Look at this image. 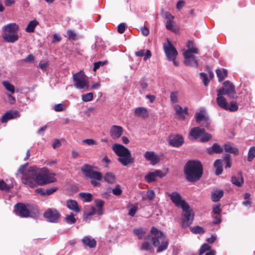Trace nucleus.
I'll list each match as a JSON object with an SVG mask.
<instances>
[{"label": "nucleus", "instance_id": "obj_1", "mask_svg": "<svg viewBox=\"0 0 255 255\" xmlns=\"http://www.w3.org/2000/svg\"><path fill=\"white\" fill-rule=\"evenodd\" d=\"M27 164V163L24 164L18 169V172L23 174L22 180L24 184L33 187L35 183L42 186L57 181L54 177L55 174L50 173L46 168L37 169L35 166H31L29 168L27 173L24 174V168Z\"/></svg>", "mask_w": 255, "mask_h": 255}, {"label": "nucleus", "instance_id": "obj_2", "mask_svg": "<svg viewBox=\"0 0 255 255\" xmlns=\"http://www.w3.org/2000/svg\"><path fill=\"white\" fill-rule=\"evenodd\" d=\"M145 241L142 243L140 250L151 251V244L154 247H158L157 253H160L167 249L169 241L166 236L157 228L152 227L150 234L144 238Z\"/></svg>", "mask_w": 255, "mask_h": 255}, {"label": "nucleus", "instance_id": "obj_3", "mask_svg": "<svg viewBox=\"0 0 255 255\" xmlns=\"http://www.w3.org/2000/svg\"><path fill=\"white\" fill-rule=\"evenodd\" d=\"M184 172L188 181H197L203 174L202 165L200 161L190 160L185 164Z\"/></svg>", "mask_w": 255, "mask_h": 255}, {"label": "nucleus", "instance_id": "obj_4", "mask_svg": "<svg viewBox=\"0 0 255 255\" xmlns=\"http://www.w3.org/2000/svg\"><path fill=\"white\" fill-rule=\"evenodd\" d=\"M112 149L119 156L118 161L123 166H126L134 162V159L132 156L130 151L124 145L115 143L112 146Z\"/></svg>", "mask_w": 255, "mask_h": 255}, {"label": "nucleus", "instance_id": "obj_5", "mask_svg": "<svg viewBox=\"0 0 255 255\" xmlns=\"http://www.w3.org/2000/svg\"><path fill=\"white\" fill-rule=\"evenodd\" d=\"M18 25L15 23H11L4 25L2 28V37L7 42L14 43L18 39L17 32Z\"/></svg>", "mask_w": 255, "mask_h": 255}, {"label": "nucleus", "instance_id": "obj_6", "mask_svg": "<svg viewBox=\"0 0 255 255\" xmlns=\"http://www.w3.org/2000/svg\"><path fill=\"white\" fill-rule=\"evenodd\" d=\"M73 79L74 82L75 87L82 91H86L89 90V84L86 79V76L82 71L73 74Z\"/></svg>", "mask_w": 255, "mask_h": 255}, {"label": "nucleus", "instance_id": "obj_7", "mask_svg": "<svg viewBox=\"0 0 255 255\" xmlns=\"http://www.w3.org/2000/svg\"><path fill=\"white\" fill-rule=\"evenodd\" d=\"M96 168L86 163L81 167V170L86 178H90L91 180L96 179L97 181H101L103 178L102 174L94 170V169Z\"/></svg>", "mask_w": 255, "mask_h": 255}, {"label": "nucleus", "instance_id": "obj_8", "mask_svg": "<svg viewBox=\"0 0 255 255\" xmlns=\"http://www.w3.org/2000/svg\"><path fill=\"white\" fill-rule=\"evenodd\" d=\"M182 227H187L192 224L194 219V212L190 208L188 204H183L182 206Z\"/></svg>", "mask_w": 255, "mask_h": 255}, {"label": "nucleus", "instance_id": "obj_9", "mask_svg": "<svg viewBox=\"0 0 255 255\" xmlns=\"http://www.w3.org/2000/svg\"><path fill=\"white\" fill-rule=\"evenodd\" d=\"M217 92L223 93V95H227L231 99L236 98L235 88L232 83L230 81H226L223 83V87L217 90Z\"/></svg>", "mask_w": 255, "mask_h": 255}, {"label": "nucleus", "instance_id": "obj_10", "mask_svg": "<svg viewBox=\"0 0 255 255\" xmlns=\"http://www.w3.org/2000/svg\"><path fill=\"white\" fill-rule=\"evenodd\" d=\"M60 216L59 212L54 208L48 209L43 214V216L47 221L51 223L58 222Z\"/></svg>", "mask_w": 255, "mask_h": 255}, {"label": "nucleus", "instance_id": "obj_11", "mask_svg": "<svg viewBox=\"0 0 255 255\" xmlns=\"http://www.w3.org/2000/svg\"><path fill=\"white\" fill-rule=\"evenodd\" d=\"M163 48L168 60L175 59L178 54L177 51L168 39L167 43L163 44Z\"/></svg>", "mask_w": 255, "mask_h": 255}, {"label": "nucleus", "instance_id": "obj_12", "mask_svg": "<svg viewBox=\"0 0 255 255\" xmlns=\"http://www.w3.org/2000/svg\"><path fill=\"white\" fill-rule=\"evenodd\" d=\"M14 211L17 215L22 218H27L30 216L29 210L23 203L16 204L14 206Z\"/></svg>", "mask_w": 255, "mask_h": 255}, {"label": "nucleus", "instance_id": "obj_13", "mask_svg": "<svg viewBox=\"0 0 255 255\" xmlns=\"http://www.w3.org/2000/svg\"><path fill=\"white\" fill-rule=\"evenodd\" d=\"M166 194L170 197L171 200L176 207H180L182 208L184 203L188 204L185 200L182 199L181 195L177 192L171 193H166Z\"/></svg>", "mask_w": 255, "mask_h": 255}, {"label": "nucleus", "instance_id": "obj_14", "mask_svg": "<svg viewBox=\"0 0 255 255\" xmlns=\"http://www.w3.org/2000/svg\"><path fill=\"white\" fill-rule=\"evenodd\" d=\"M184 142L183 137L179 134L170 135L169 137V144L173 147H180Z\"/></svg>", "mask_w": 255, "mask_h": 255}, {"label": "nucleus", "instance_id": "obj_15", "mask_svg": "<svg viewBox=\"0 0 255 255\" xmlns=\"http://www.w3.org/2000/svg\"><path fill=\"white\" fill-rule=\"evenodd\" d=\"M164 176V174L161 171L156 170L154 171L149 172L145 176L144 178L147 182L151 183L156 181L157 177L162 178Z\"/></svg>", "mask_w": 255, "mask_h": 255}, {"label": "nucleus", "instance_id": "obj_16", "mask_svg": "<svg viewBox=\"0 0 255 255\" xmlns=\"http://www.w3.org/2000/svg\"><path fill=\"white\" fill-rule=\"evenodd\" d=\"M123 131L122 127L119 126H113L110 130V134L113 139L119 138Z\"/></svg>", "mask_w": 255, "mask_h": 255}, {"label": "nucleus", "instance_id": "obj_17", "mask_svg": "<svg viewBox=\"0 0 255 255\" xmlns=\"http://www.w3.org/2000/svg\"><path fill=\"white\" fill-rule=\"evenodd\" d=\"M205 131L204 128H200L199 127H195L190 130L189 135L192 137L194 139L196 140L199 137H201L203 132Z\"/></svg>", "mask_w": 255, "mask_h": 255}, {"label": "nucleus", "instance_id": "obj_18", "mask_svg": "<svg viewBox=\"0 0 255 255\" xmlns=\"http://www.w3.org/2000/svg\"><path fill=\"white\" fill-rule=\"evenodd\" d=\"M144 158L150 161V164L155 165L159 162L158 156L152 151H146L144 154Z\"/></svg>", "mask_w": 255, "mask_h": 255}, {"label": "nucleus", "instance_id": "obj_19", "mask_svg": "<svg viewBox=\"0 0 255 255\" xmlns=\"http://www.w3.org/2000/svg\"><path fill=\"white\" fill-rule=\"evenodd\" d=\"M223 93L217 92V98L216 99L218 105L222 109L225 110L228 106L226 99L223 97Z\"/></svg>", "mask_w": 255, "mask_h": 255}, {"label": "nucleus", "instance_id": "obj_20", "mask_svg": "<svg viewBox=\"0 0 255 255\" xmlns=\"http://www.w3.org/2000/svg\"><path fill=\"white\" fill-rule=\"evenodd\" d=\"M174 110L176 112V114L178 116L179 118L184 120L185 118L184 114H187L188 113V109L185 108L184 109H183L179 105H176L174 106Z\"/></svg>", "mask_w": 255, "mask_h": 255}, {"label": "nucleus", "instance_id": "obj_21", "mask_svg": "<svg viewBox=\"0 0 255 255\" xmlns=\"http://www.w3.org/2000/svg\"><path fill=\"white\" fill-rule=\"evenodd\" d=\"M232 183L238 187H241L244 183L243 175L241 172L239 173L237 176H233L231 179Z\"/></svg>", "mask_w": 255, "mask_h": 255}, {"label": "nucleus", "instance_id": "obj_22", "mask_svg": "<svg viewBox=\"0 0 255 255\" xmlns=\"http://www.w3.org/2000/svg\"><path fill=\"white\" fill-rule=\"evenodd\" d=\"M82 243L84 245L90 248H95L97 245V242L96 240L89 236L85 237L82 239Z\"/></svg>", "mask_w": 255, "mask_h": 255}, {"label": "nucleus", "instance_id": "obj_23", "mask_svg": "<svg viewBox=\"0 0 255 255\" xmlns=\"http://www.w3.org/2000/svg\"><path fill=\"white\" fill-rule=\"evenodd\" d=\"M223 151V148L217 143H214L211 147L207 149V153L209 154L213 153H220Z\"/></svg>", "mask_w": 255, "mask_h": 255}, {"label": "nucleus", "instance_id": "obj_24", "mask_svg": "<svg viewBox=\"0 0 255 255\" xmlns=\"http://www.w3.org/2000/svg\"><path fill=\"white\" fill-rule=\"evenodd\" d=\"M135 116L142 118H146L148 117V114L147 110L143 107L137 108L134 110Z\"/></svg>", "mask_w": 255, "mask_h": 255}, {"label": "nucleus", "instance_id": "obj_25", "mask_svg": "<svg viewBox=\"0 0 255 255\" xmlns=\"http://www.w3.org/2000/svg\"><path fill=\"white\" fill-rule=\"evenodd\" d=\"M67 207L69 209L73 211L78 213L80 211V209L78 206L77 202L73 200H69L67 201Z\"/></svg>", "mask_w": 255, "mask_h": 255}, {"label": "nucleus", "instance_id": "obj_26", "mask_svg": "<svg viewBox=\"0 0 255 255\" xmlns=\"http://www.w3.org/2000/svg\"><path fill=\"white\" fill-rule=\"evenodd\" d=\"M146 231L147 229L145 228L140 227L133 229V233L134 235L137 237L138 239L141 240L143 239L144 236L146 233Z\"/></svg>", "mask_w": 255, "mask_h": 255}, {"label": "nucleus", "instance_id": "obj_27", "mask_svg": "<svg viewBox=\"0 0 255 255\" xmlns=\"http://www.w3.org/2000/svg\"><path fill=\"white\" fill-rule=\"evenodd\" d=\"M224 149L226 152L233 153L235 155H238L239 153L238 149L232 146V145L229 143L225 144Z\"/></svg>", "mask_w": 255, "mask_h": 255}, {"label": "nucleus", "instance_id": "obj_28", "mask_svg": "<svg viewBox=\"0 0 255 255\" xmlns=\"http://www.w3.org/2000/svg\"><path fill=\"white\" fill-rule=\"evenodd\" d=\"M97 212V211L96 209L94 207H92L89 211H85L84 212V215H83L84 220L86 222L89 223L90 217L94 215Z\"/></svg>", "mask_w": 255, "mask_h": 255}, {"label": "nucleus", "instance_id": "obj_29", "mask_svg": "<svg viewBox=\"0 0 255 255\" xmlns=\"http://www.w3.org/2000/svg\"><path fill=\"white\" fill-rule=\"evenodd\" d=\"M224 192L222 190H216L212 193V200L214 202H217L223 196Z\"/></svg>", "mask_w": 255, "mask_h": 255}, {"label": "nucleus", "instance_id": "obj_30", "mask_svg": "<svg viewBox=\"0 0 255 255\" xmlns=\"http://www.w3.org/2000/svg\"><path fill=\"white\" fill-rule=\"evenodd\" d=\"M216 72L219 82L223 81L228 75L227 70L225 69H223L222 71L219 69H217L216 70Z\"/></svg>", "mask_w": 255, "mask_h": 255}, {"label": "nucleus", "instance_id": "obj_31", "mask_svg": "<svg viewBox=\"0 0 255 255\" xmlns=\"http://www.w3.org/2000/svg\"><path fill=\"white\" fill-rule=\"evenodd\" d=\"M106 182L109 184H114L116 182L115 175L112 172H107L104 176Z\"/></svg>", "mask_w": 255, "mask_h": 255}, {"label": "nucleus", "instance_id": "obj_32", "mask_svg": "<svg viewBox=\"0 0 255 255\" xmlns=\"http://www.w3.org/2000/svg\"><path fill=\"white\" fill-rule=\"evenodd\" d=\"M216 168L215 173L217 175L221 174L223 171L222 162L221 159H217L214 163Z\"/></svg>", "mask_w": 255, "mask_h": 255}, {"label": "nucleus", "instance_id": "obj_33", "mask_svg": "<svg viewBox=\"0 0 255 255\" xmlns=\"http://www.w3.org/2000/svg\"><path fill=\"white\" fill-rule=\"evenodd\" d=\"M95 205L98 208L97 213L99 215H102L103 214V206L104 204V202L101 199L96 200L95 201Z\"/></svg>", "mask_w": 255, "mask_h": 255}, {"label": "nucleus", "instance_id": "obj_34", "mask_svg": "<svg viewBox=\"0 0 255 255\" xmlns=\"http://www.w3.org/2000/svg\"><path fill=\"white\" fill-rule=\"evenodd\" d=\"M184 64L187 66L194 67H197L198 66V63L195 59V57L189 59L184 60Z\"/></svg>", "mask_w": 255, "mask_h": 255}, {"label": "nucleus", "instance_id": "obj_35", "mask_svg": "<svg viewBox=\"0 0 255 255\" xmlns=\"http://www.w3.org/2000/svg\"><path fill=\"white\" fill-rule=\"evenodd\" d=\"M79 195L84 202H91L93 200V195L89 193L82 192Z\"/></svg>", "mask_w": 255, "mask_h": 255}, {"label": "nucleus", "instance_id": "obj_36", "mask_svg": "<svg viewBox=\"0 0 255 255\" xmlns=\"http://www.w3.org/2000/svg\"><path fill=\"white\" fill-rule=\"evenodd\" d=\"M38 24V21L35 20L31 21L28 24L25 28V31L27 32H32L34 31L35 26Z\"/></svg>", "mask_w": 255, "mask_h": 255}, {"label": "nucleus", "instance_id": "obj_37", "mask_svg": "<svg viewBox=\"0 0 255 255\" xmlns=\"http://www.w3.org/2000/svg\"><path fill=\"white\" fill-rule=\"evenodd\" d=\"M65 222L68 224H74L76 222V219L74 217L73 213H70L69 215H67L65 217Z\"/></svg>", "mask_w": 255, "mask_h": 255}, {"label": "nucleus", "instance_id": "obj_38", "mask_svg": "<svg viewBox=\"0 0 255 255\" xmlns=\"http://www.w3.org/2000/svg\"><path fill=\"white\" fill-rule=\"evenodd\" d=\"M14 113L12 112H9L6 113L5 114L3 115L1 118V122L2 123H6L8 120L12 119L14 118Z\"/></svg>", "mask_w": 255, "mask_h": 255}, {"label": "nucleus", "instance_id": "obj_39", "mask_svg": "<svg viewBox=\"0 0 255 255\" xmlns=\"http://www.w3.org/2000/svg\"><path fill=\"white\" fill-rule=\"evenodd\" d=\"M212 138V135L209 133L206 132L205 131L203 132L200 138V141L202 142H206L210 140Z\"/></svg>", "mask_w": 255, "mask_h": 255}, {"label": "nucleus", "instance_id": "obj_40", "mask_svg": "<svg viewBox=\"0 0 255 255\" xmlns=\"http://www.w3.org/2000/svg\"><path fill=\"white\" fill-rule=\"evenodd\" d=\"M196 122L200 124V122L202 121H205V122L207 123V124H208L209 123H208V118L206 117L204 115L201 113H199L198 114H197L196 116Z\"/></svg>", "mask_w": 255, "mask_h": 255}, {"label": "nucleus", "instance_id": "obj_41", "mask_svg": "<svg viewBox=\"0 0 255 255\" xmlns=\"http://www.w3.org/2000/svg\"><path fill=\"white\" fill-rule=\"evenodd\" d=\"M2 85L7 91H9L12 94L14 93V87L13 85L11 84L8 81H3L2 82Z\"/></svg>", "mask_w": 255, "mask_h": 255}, {"label": "nucleus", "instance_id": "obj_42", "mask_svg": "<svg viewBox=\"0 0 255 255\" xmlns=\"http://www.w3.org/2000/svg\"><path fill=\"white\" fill-rule=\"evenodd\" d=\"M190 231L194 234H202L205 232L204 229L200 226H197L190 228Z\"/></svg>", "mask_w": 255, "mask_h": 255}, {"label": "nucleus", "instance_id": "obj_43", "mask_svg": "<svg viewBox=\"0 0 255 255\" xmlns=\"http://www.w3.org/2000/svg\"><path fill=\"white\" fill-rule=\"evenodd\" d=\"M255 157V147H252L250 148L248 152V161H252Z\"/></svg>", "mask_w": 255, "mask_h": 255}, {"label": "nucleus", "instance_id": "obj_44", "mask_svg": "<svg viewBox=\"0 0 255 255\" xmlns=\"http://www.w3.org/2000/svg\"><path fill=\"white\" fill-rule=\"evenodd\" d=\"M93 99V93L92 92L82 95V100L85 102L91 101Z\"/></svg>", "mask_w": 255, "mask_h": 255}, {"label": "nucleus", "instance_id": "obj_45", "mask_svg": "<svg viewBox=\"0 0 255 255\" xmlns=\"http://www.w3.org/2000/svg\"><path fill=\"white\" fill-rule=\"evenodd\" d=\"M187 46L188 47V51H189L190 52H191L193 53H198V49L194 47V44L192 41H188V44Z\"/></svg>", "mask_w": 255, "mask_h": 255}, {"label": "nucleus", "instance_id": "obj_46", "mask_svg": "<svg viewBox=\"0 0 255 255\" xmlns=\"http://www.w3.org/2000/svg\"><path fill=\"white\" fill-rule=\"evenodd\" d=\"M238 110V106L234 103H231L230 105L228 104L227 109H225L226 111H229L230 112H236Z\"/></svg>", "mask_w": 255, "mask_h": 255}, {"label": "nucleus", "instance_id": "obj_47", "mask_svg": "<svg viewBox=\"0 0 255 255\" xmlns=\"http://www.w3.org/2000/svg\"><path fill=\"white\" fill-rule=\"evenodd\" d=\"M200 78L202 79L204 85L205 86H208L209 81L207 77V75L205 73L201 72L200 73Z\"/></svg>", "mask_w": 255, "mask_h": 255}, {"label": "nucleus", "instance_id": "obj_48", "mask_svg": "<svg viewBox=\"0 0 255 255\" xmlns=\"http://www.w3.org/2000/svg\"><path fill=\"white\" fill-rule=\"evenodd\" d=\"M68 38L69 40H75L77 39L76 34L72 30L69 29L67 31Z\"/></svg>", "mask_w": 255, "mask_h": 255}, {"label": "nucleus", "instance_id": "obj_49", "mask_svg": "<svg viewBox=\"0 0 255 255\" xmlns=\"http://www.w3.org/2000/svg\"><path fill=\"white\" fill-rule=\"evenodd\" d=\"M210 248L211 247L207 244H203L200 249L199 255H201L203 254L206 251L209 250Z\"/></svg>", "mask_w": 255, "mask_h": 255}, {"label": "nucleus", "instance_id": "obj_50", "mask_svg": "<svg viewBox=\"0 0 255 255\" xmlns=\"http://www.w3.org/2000/svg\"><path fill=\"white\" fill-rule=\"evenodd\" d=\"M107 63V61H99L94 63V68L93 70L96 71L98 69H99L101 66H103L105 65Z\"/></svg>", "mask_w": 255, "mask_h": 255}, {"label": "nucleus", "instance_id": "obj_51", "mask_svg": "<svg viewBox=\"0 0 255 255\" xmlns=\"http://www.w3.org/2000/svg\"><path fill=\"white\" fill-rule=\"evenodd\" d=\"M9 186L3 180H0V190L3 191H8Z\"/></svg>", "mask_w": 255, "mask_h": 255}, {"label": "nucleus", "instance_id": "obj_52", "mask_svg": "<svg viewBox=\"0 0 255 255\" xmlns=\"http://www.w3.org/2000/svg\"><path fill=\"white\" fill-rule=\"evenodd\" d=\"M58 190L57 187H53L49 188H47L45 190L46 196H49L53 194L54 192Z\"/></svg>", "mask_w": 255, "mask_h": 255}, {"label": "nucleus", "instance_id": "obj_53", "mask_svg": "<svg viewBox=\"0 0 255 255\" xmlns=\"http://www.w3.org/2000/svg\"><path fill=\"white\" fill-rule=\"evenodd\" d=\"M138 207L136 205L133 206L129 210L128 215L133 217L135 215L136 211H137Z\"/></svg>", "mask_w": 255, "mask_h": 255}, {"label": "nucleus", "instance_id": "obj_54", "mask_svg": "<svg viewBox=\"0 0 255 255\" xmlns=\"http://www.w3.org/2000/svg\"><path fill=\"white\" fill-rule=\"evenodd\" d=\"M122 191L121 189L120 185H117L114 189H113V193L117 196L120 195L122 194Z\"/></svg>", "mask_w": 255, "mask_h": 255}, {"label": "nucleus", "instance_id": "obj_55", "mask_svg": "<svg viewBox=\"0 0 255 255\" xmlns=\"http://www.w3.org/2000/svg\"><path fill=\"white\" fill-rule=\"evenodd\" d=\"M192 53H193L188 50H186L185 51H184L183 53L184 60H187L193 57H195V56L193 55Z\"/></svg>", "mask_w": 255, "mask_h": 255}, {"label": "nucleus", "instance_id": "obj_56", "mask_svg": "<svg viewBox=\"0 0 255 255\" xmlns=\"http://www.w3.org/2000/svg\"><path fill=\"white\" fill-rule=\"evenodd\" d=\"M64 106L62 104H58L54 106V110L56 112H61L64 111Z\"/></svg>", "mask_w": 255, "mask_h": 255}, {"label": "nucleus", "instance_id": "obj_57", "mask_svg": "<svg viewBox=\"0 0 255 255\" xmlns=\"http://www.w3.org/2000/svg\"><path fill=\"white\" fill-rule=\"evenodd\" d=\"M147 197L149 200L152 201L155 197V193L153 190H148L147 192Z\"/></svg>", "mask_w": 255, "mask_h": 255}, {"label": "nucleus", "instance_id": "obj_58", "mask_svg": "<svg viewBox=\"0 0 255 255\" xmlns=\"http://www.w3.org/2000/svg\"><path fill=\"white\" fill-rule=\"evenodd\" d=\"M34 56L32 54H30L23 59V61L26 63H31L34 61Z\"/></svg>", "mask_w": 255, "mask_h": 255}, {"label": "nucleus", "instance_id": "obj_59", "mask_svg": "<svg viewBox=\"0 0 255 255\" xmlns=\"http://www.w3.org/2000/svg\"><path fill=\"white\" fill-rule=\"evenodd\" d=\"M126 24L125 23H122L120 24L118 27V31L120 33H123L125 30Z\"/></svg>", "mask_w": 255, "mask_h": 255}, {"label": "nucleus", "instance_id": "obj_60", "mask_svg": "<svg viewBox=\"0 0 255 255\" xmlns=\"http://www.w3.org/2000/svg\"><path fill=\"white\" fill-rule=\"evenodd\" d=\"M172 20H167L166 22V28L170 31H173V25L172 23Z\"/></svg>", "mask_w": 255, "mask_h": 255}, {"label": "nucleus", "instance_id": "obj_61", "mask_svg": "<svg viewBox=\"0 0 255 255\" xmlns=\"http://www.w3.org/2000/svg\"><path fill=\"white\" fill-rule=\"evenodd\" d=\"M48 63L47 62H44L43 61H40L39 63V67L43 71H45L46 70L47 67H48Z\"/></svg>", "mask_w": 255, "mask_h": 255}, {"label": "nucleus", "instance_id": "obj_62", "mask_svg": "<svg viewBox=\"0 0 255 255\" xmlns=\"http://www.w3.org/2000/svg\"><path fill=\"white\" fill-rule=\"evenodd\" d=\"M170 99L173 103H176L177 102V96L176 92H172L171 93Z\"/></svg>", "mask_w": 255, "mask_h": 255}, {"label": "nucleus", "instance_id": "obj_63", "mask_svg": "<svg viewBox=\"0 0 255 255\" xmlns=\"http://www.w3.org/2000/svg\"><path fill=\"white\" fill-rule=\"evenodd\" d=\"M140 30L141 31L142 34L144 36H147L149 34V30L147 27L145 26L141 27Z\"/></svg>", "mask_w": 255, "mask_h": 255}, {"label": "nucleus", "instance_id": "obj_64", "mask_svg": "<svg viewBox=\"0 0 255 255\" xmlns=\"http://www.w3.org/2000/svg\"><path fill=\"white\" fill-rule=\"evenodd\" d=\"M185 1L183 0H179L176 4V8L178 10H180L184 5Z\"/></svg>", "mask_w": 255, "mask_h": 255}]
</instances>
